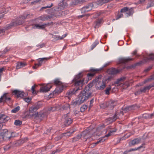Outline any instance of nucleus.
Here are the masks:
<instances>
[{
    "label": "nucleus",
    "mask_w": 154,
    "mask_h": 154,
    "mask_svg": "<svg viewBox=\"0 0 154 154\" xmlns=\"http://www.w3.org/2000/svg\"><path fill=\"white\" fill-rule=\"evenodd\" d=\"M9 134H10V132H8L7 129L1 130L0 133V139H2L3 140H10Z\"/></svg>",
    "instance_id": "nucleus-7"
},
{
    "label": "nucleus",
    "mask_w": 154,
    "mask_h": 154,
    "mask_svg": "<svg viewBox=\"0 0 154 154\" xmlns=\"http://www.w3.org/2000/svg\"><path fill=\"white\" fill-rule=\"evenodd\" d=\"M52 85H47L46 86L42 87L40 88V92H46L49 91L50 89L52 88Z\"/></svg>",
    "instance_id": "nucleus-19"
},
{
    "label": "nucleus",
    "mask_w": 154,
    "mask_h": 154,
    "mask_svg": "<svg viewBox=\"0 0 154 154\" xmlns=\"http://www.w3.org/2000/svg\"><path fill=\"white\" fill-rule=\"evenodd\" d=\"M128 10V7H124L122 9H121L120 11L121 13H125Z\"/></svg>",
    "instance_id": "nucleus-44"
},
{
    "label": "nucleus",
    "mask_w": 154,
    "mask_h": 154,
    "mask_svg": "<svg viewBox=\"0 0 154 154\" xmlns=\"http://www.w3.org/2000/svg\"><path fill=\"white\" fill-rule=\"evenodd\" d=\"M152 66H150L148 67L147 68L145 69L144 70V71L145 72H147L149 71L151 69H152Z\"/></svg>",
    "instance_id": "nucleus-59"
},
{
    "label": "nucleus",
    "mask_w": 154,
    "mask_h": 154,
    "mask_svg": "<svg viewBox=\"0 0 154 154\" xmlns=\"http://www.w3.org/2000/svg\"><path fill=\"white\" fill-rule=\"evenodd\" d=\"M20 107L19 106H17L15 108H14V109L12 110L11 112L12 113H16L17 112H18L20 110Z\"/></svg>",
    "instance_id": "nucleus-41"
},
{
    "label": "nucleus",
    "mask_w": 154,
    "mask_h": 154,
    "mask_svg": "<svg viewBox=\"0 0 154 154\" xmlns=\"http://www.w3.org/2000/svg\"><path fill=\"white\" fill-rule=\"evenodd\" d=\"M52 112L57 110H60L61 109V107L59 105L54 106H52Z\"/></svg>",
    "instance_id": "nucleus-29"
},
{
    "label": "nucleus",
    "mask_w": 154,
    "mask_h": 154,
    "mask_svg": "<svg viewBox=\"0 0 154 154\" xmlns=\"http://www.w3.org/2000/svg\"><path fill=\"white\" fill-rule=\"evenodd\" d=\"M91 89L90 88H89L86 86L85 87V88L82 91H84L86 94H91V96L92 93L91 92H89L90 91Z\"/></svg>",
    "instance_id": "nucleus-36"
},
{
    "label": "nucleus",
    "mask_w": 154,
    "mask_h": 154,
    "mask_svg": "<svg viewBox=\"0 0 154 154\" xmlns=\"http://www.w3.org/2000/svg\"><path fill=\"white\" fill-rule=\"evenodd\" d=\"M53 6V4L51 3L50 5H47L46 6L42 7L40 9V11H42L43 9H46L47 8H50Z\"/></svg>",
    "instance_id": "nucleus-42"
},
{
    "label": "nucleus",
    "mask_w": 154,
    "mask_h": 154,
    "mask_svg": "<svg viewBox=\"0 0 154 154\" xmlns=\"http://www.w3.org/2000/svg\"><path fill=\"white\" fill-rule=\"evenodd\" d=\"M46 24L40 25V24H35L34 26L36 27V28L40 29H45V27Z\"/></svg>",
    "instance_id": "nucleus-24"
},
{
    "label": "nucleus",
    "mask_w": 154,
    "mask_h": 154,
    "mask_svg": "<svg viewBox=\"0 0 154 154\" xmlns=\"http://www.w3.org/2000/svg\"><path fill=\"white\" fill-rule=\"evenodd\" d=\"M12 146V145L11 143L8 144V145L5 146L4 147V149L5 150H8L10 149Z\"/></svg>",
    "instance_id": "nucleus-51"
},
{
    "label": "nucleus",
    "mask_w": 154,
    "mask_h": 154,
    "mask_svg": "<svg viewBox=\"0 0 154 154\" xmlns=\"http://www.w3.org/2000/svg\"><path fill=\"white\" fill-rule=\"evenodd\" d=\"M74 132V131L70 132H67L66 133H64L63 134V135L64 136L66 137H69Z\"/></svg>",
    "instance_id": "nucleus-45"
},
{
    "label": "nucleus",
    "mask_w": 154,
    "mask_h": 154,
    "mask_svg": "<svg viewBox=\"0 0 154 154\" xmlns=\"http://www.w3.org/2000/svg\"><path fill=\"white\" fill-rule=\"evenodd\" d=\"M87 108V105H83L80 108V111L83 112Z\"/></svg>",
    "instance_id": "nucleus-47"
},
{
    "label": "nucleus",
    "mask_w": 154,
    "mask_h": 154,
    "mask_svg": "<svg viewBox=\"0 0 154 154\" xmlns=\"http://www.w3.org/2000/svg\"><path fill=\"white\" fill-rule=\"evenodd\" d=\"M117 113L118 112H116L113 116L107 118L106 120V122L110 124L114 122L117 119L119 118V116H121V115L122 116L124 114L123 112L122 111H120L119 114H117Z\"/></svg>",
    "instance_id": "nucleus-8"
},
{
    "label": "nucleus",
    "mask_w": 154,
    "mask_h": 154,
    "mask_svg": "<svg viewBox=\"0 0 154 154\" xmlns=\"http://www.w3.org/2000/svg\"><path fill=\"white\" fill-rule=\"evenodd\" d=\"M111 86L110 85H109L108 87L106 88V89L105 90V94H106L109 95V92L111 90Z\"/></svg>",
    "instance_id": "nucleus-33"
},
{
    "label": "nucleus",
    "mask_w": 154,
    "mask_h": 154,
    "mask_svg": "<svg viewBox=\"0 0 154 154\" xmlns=\"http://www.w3.org/2000/svg\"><path fill=\"white\" fill-rule=\"evenodd\" d=\"M79 2V0H74L73 2V4L74 5L80 4Z\"/></svg>",
    "instance_id": "nucleus-61"
},
{
    "label": "nucleus",
    "mask_w": 154,
    "mask_h": 154,
    "mask_svg": "<svg viewBox=\"0 0 154 154\" xmlns=\"http://www.w3.org/2000/svg\"><path fill=\"white\" fill-rule=\"evenodd\" d=\"M154 0H150L149 2L147 4V5L146 7V9L152 7L154 5Z\"/></svg>",
    "instance_id": "nucleus-30"
},
{
    "label": "nucleus",
    "mask_w": 154,
    "mask_h": 154,
    "mask_svg": "<svg viewBox=\"0 0 154 154\" xmlns=\"http://www.w3.org/2000/svg\"><path fill=\"white\" fill-rule=\"evenodd\" d=\"M13 95H15L17 98L20 97L23 98L24 97L26 96V94L23 91H21L17 90H15L12 92Z\"/></svg>",
    "instance_id": "nucleus-11"
},
{
    "label": "nucleus",
    "mask_w": 154,
    "mask_h": 154,
    "mask_svg": "<svg viewBox=\"0 0 154 154\" xmlns=\"http://www.w3.org/2000/svg\"><path fill=\"white\" fill-rule=\"evenodd\" d=\"M123 14H122L120 13L119 12L117 14V15L116 16V19L118 20L120 18L122 17H123Z\"/></svg>",
    "instance_id": "nucleus-50"
},
{
    "label": "nucleus",
    "mask_w": 154,
    "mask_h": 154,
    "mask_svg": "<svg viewBox=\"0 0 154 154\" xmlns=\"http://www.w3.org/2000/svg\"><path fill=\"white\" fill-rule=\"evenodd\" d=\"M92 130L91 129H90L89 128H87L82 132L81 135H82L83 137L85 138V139H86V138H87L90 135L92 134Z\"/></svg>",
    "instance_id": "nucleus-12"
},
{
    "label": "nucleus",
    "mask_w": 154,
    "mask_h": 154,
    "mask_svg": "<svg viewBox=\"0 0 154 154\" xmlns=\"http://www.w3.org/2000/svg\"><path fill=\"white\" fill-rule=\"evenodd\" d=\"M30 117H34L35 118L38 117L41 120H42L43 118L45 116V114L44 113H38L37 112L36 113H33L32 114H30L29 115Z\"/></svg>",
    "instance_id": "nucleus-16"
},
{
    "label": "nucleus",
    "mask_w": 154,
    "mask_h": 154,
    "mask_svg": "<svg viewBox=\"0 0 154 154\" xmlns=\"http://www.w3.org/2000/svg\"><path fill=\"white\" fill-rule=\"evenodd\" d=\"M126 79V77H122L119 79H117L116 81L114 82V83L115 84H118L120 82L124 81Z\"/></svg>",
    "instance_id": "nucleus-28"
},
{
    "label": "nucleus",
    "mask_w": 154,
    "mask_h": 154,
    "mask_svg": "<svg viewBox=\"0 0 154 154\" xmlns=\"http://www.w3.org/2000/svg\"><path fill=\"white\" fill-rule=\"evenodd\" d=\"M54 85H59L53 92L52 94L51 93L50 94V97H53L54 94H59L66 87L64 85H62V82L59 79H56L54 80Z\"/></svg>",
    "instance_id": "nucleus-6"
},
{
    "label": "nucleus",
    "mask_w": 154,
    "mask_h": 154,
    "mask_svg": "<svg viewBox=\"0 0 154 154\" xmlns=\"http://www.w3.org/2000/svg\"><path fill=\"white\" fill-rule=\"evenodd\" d=\"M94 102V99L92 98L90 101V105L89 106V109H90L91 107H92L93 106V103Z\"/></svg>",
    "instance_id": "nucleus-62"
},
{
    "label": "nucleus",
    "mask_w": 154,
    "mask_h": 154,
    "mask_svg": "<svg viewBox=\"0 0 154 154\" xmlns=\"http://www.w3.org/2000/svg\"><path fill=\"white\" fill-rule=\"evenodd\" d=\"M70 107L69 104L66 103L62 106V108L63 110H67L69 109H70Z\"/></svg>",
    "instance_id": "nucleus-31"
},
{
    "label": "nucleus",
    "mask_w": 154,
    "mask_h": 154,
    "mask_svg": "<svg viewBox=\"0 0 154 154\" xmlns=\"http://www.w3.org/2000/svg\"><path fill=\"white\" fill-rule=\"evenodd\" d=\"M140 64V63L139 62L136 63L130 66H128L127 67V68L128 69H132L134 68L136 66H138Z\"/></svg>",
    "instance_id": "nucleus-32"
},
{
    "label": "nucleus",
    "mask_w": 154,
    "mask_h": 154,
    "mask_svg": "<svg viewBox=\"0 0 154 154\" xmlns=\"http://www.w3.org/2000/svg\"><path fill=\"white\" fill-rule=\"evenodd\" d=\"M82 77V73H79L75 75V77L72 80V82L75 86V88L70 89L68 91L66 95L69 96L71 97L78 90L82 89V87L84 84V79L81 80L80 79Z\"/></svg>",
    "instance_id": "nucleus-1"
},
{
    "label": "nucleus",
    "mask_w": 154,
    "mask_h": 154,
    "mask_svg": "<svg viewBox=\"0 0 154 154\" xmlns=\"http://www.w3.org/2000/svg\"><path fill=\"white\" fill-rule=\"evenodd\" d=\"M95 82L94 79L93 80L92 82L88 84L86 86L91 88L93 86V85L95 84Z\"/></svg>",
    "instance_id": "nucleus-37"
},
{
    "label": "nucleus",
    "mask_w": 154,
    "mask_h": 154,
    "mask_svg": "<svg viewBox=\"0 0 154 154\" xmlns=\"http://www.w3.org/2000/svg\"><path fill=\"white\" fill-rule=\"evenodd\" d=\"M102 20L101 19H98L94 22L95 24L94 27L95 28H98L100 26V24L101 23Z\"/></svg>",
    "instance_id": "nucleus-23"
},
{
    "label": "nucleus",
    "mask_w": 154,
    "mask_h": 154,
    "mask_svg": "<svg viewBox=\"0 0 154 154\" xmlns=\"http://www.w3.org/2000/svg\"><path fill=\"white\" fill-rule=\"evenodd\" d=\"M120 71V70L115 68H112L108 69L107 70V72L109 75H115L119 73Z\"/></svg>",
    "instance_id": "nucleus-14"
},
{
    "label": "nucleus",
    "mask_w": 154,
    "mask_h": 154,
    "mask_svg": "<svg viewBox=\"0 0 154 154\" xmlns=\"http://www.w3.org/2000/svg\"><path fill=\"white\" fill-rule=\"evenodd\" d=\"M47 111L48 113L50 112H51V111L52 112V106L48 107L47 108Z\"/></svg>",
    "instance_id": "nucleus-64"
},
{
    "label": "nucleus",
    "mask_w": 154,
    "mask_h": 154,
    "mask_svg": "<svg viewBox=\"0 0 154 154\" xmlns=\"http://www.w3.org/2000/svg\"><path fill=\"white\" fill-rule=\"evenodd\" d=\"M143 117L144 119H149V114H144L143 115Z\"/></svg>",
    "instance_id": "nucleus-60"
},
{
    "label": "nucleus",
    "mask_w": 154,
    "mask_h": 154,
    "mask_svg": "<svg viewBox=\"0 0 154 154\" xmlns=\"http://www.w3.org/2000/svg\"><path fill=\"white\" fill-rule=\"evenodd\" d=\"M100 69H90L89 71H91V72H94L95 73V74L96 73L100 71H101L100 70Z\"/></svg>",
    "instance_id": "nucleus-43"
},
{
    "label": "nucleus",
    "mask_w": 154,
    "mask_h": 154,
    "mask_svg": "<svg viewBox=\"0 0 154 154\" xmlns=\"http://www.w3.org/2000/svg\"><path fill=\"white\" fill-rule=\"evenodd\" d=\"M148 60H154V54H151L149 55L147 57Z\"/></svg>",
    "instance_id": "nucleus-39"
},
{
    "label": "nucleus",
    "mask_w": 154,
    "mask_h": 154,
    "mask_svg": "<svg viewBox=\"0 0 154 154\" xmlns=\"http://www.w3.org/2000/svg\"><path fill=\"white\" fill-rule=\"evenodd\" d=\"M50 58L45 57L43 58H40L38 59V62L37 64L38 66H40L42 65V63L44 61H47Z\"/></svg>",
    "instance_id": "nucleus-22"
},
{
    "label": "nucleus",
    "mask_w": 154,
    "mask_h": 154,
    "mask_svg": "<svg viewBox=\"0 0 154 154\" xmlns=\"http://www.w3.org/2000/svg\"><path fill=\"white\" fill-rule=\"evenodd\" d=\"M140 138L134 139L129 143V146L130 147L134 146L140 143Z\"/></svg>",
    "instance_id": "nucleus-18"
},
{
    "label": "nucleus",
    "mask_w": 154,
    "mask_h": 154,
    "mask_svg": "<svg viewBox=\"0 0 154 154\" xmlns=\"http://www.w3.org/2000/svg\"><path fill=\"white\" fill-rule=\"evenodd\" d=\"M134 13V11L133 9L132 8H128V10L127 12V14L128 16H131Z\"/></svg>",
    "instance_id": "nucleus-35"
},
{
    "label": "nucleus",
    "mask_w": 154,
    "mask_h": 154,
    "mask_svg": "<svg viewBox=\"0 0 154 154\" xmlns=\"http://www.w3.org/2000/svg\"><path fill=\"white\" fill-rule=\"evenodd\" d=\"M27 138H25L23 139H21L17 141L16 143L19 145H21L24 143L27 140Z\"/></svg>",
    "instance_id": "nucleus-27"
},
{
    "label": "nucleus",
    "mask_w": 154,
    "mask_h": 154,
    "mask_svg": "<svg viewBox=\"0 0 154 154\" xmlns=\"http://www.w3.org/2000/svg\"><path fill=\"white\" fill-rule=\"evenodd\" d=\"M104 137L102 138H100L99 140L97 141L96 143H95V144H97L103 142L105 140V139H104Z\"/></svg>",
    "instance_id": "nucleus-48"
},
{
    "label": "nucleus",
    "mask_w": 154,
    "mask_h": 154,
    "mask_svg": "<svg viewBox=\"0 0 154 154\" xmlns=\"http://www.w3.org/2000/svg\"><path fill=\"white\" fill-rule=\"evenodd\" d=\"M113 77L112 76H108L107 78H104L103 79L106 82L107 81V83H108L109 81H110L113 79Z\"/></svg>",
    "instance_id": "nucleus-40"
},
{
    "label": "nucleus",
    "mask_w": 154,
    "mask_h": 154,
    "mask_svg": "<svg viewBox=\"0 0 154 154\" xmlns=\"http://www.w3.org/2000/svg\"><path fill=\"white\" fill-rule=\"evenodd\" d=\"M41 106V104L39 103V102H37L34 104L32 106L30 107L29 109V114L28 115V116L29 117H30L29 116L30 114H31V113H34V112H35L37 110L40 108Z\"/></svg>",
    "instance_id": "nucleus-10"
},
{
    "label": "nucleus",
    "mask_w": 154,
    "mask_h": 154,
    "mask_svg": "<svg viewBox=\"0 0 154 154\" xmlns=\"http://www.w3.org/2000/svg\"><path fill=\"white\" fill-rule=\"evenodd\" d=\"M22 122L19 119L16 120L14 122V124L16 126H19L21 125Z\"/></svg>",
    "instance_id": "nucleus-34"
},
{
    "label": "nucleus",
    "mask_w": 154,
    "mask_h": 154,
    "mask_svg": "<svg viewBox=\"0 0 154 154\" xmlns=\"http://www.w3.org/2000/svg\"><path fill=\"white\" fill-rule=\"evenodd\" d=\"M64 124L62 125L63 128L69 126L72 123L73 121L72 119L67 116L64 118Z\"/></svg>",
    "instance_id": "nucleus-15"
},
{
    "label": "nucleus",
    "mask_w": 154,
    "mask_h": 154,
    "mask_svg": "<svg viewBox=\"0 0 154 154\" xmlns=\"http://www.w3.org/2000/svg\"><path fill=\"white\" fill-rule=\"evenodd\" d=\"M30 16L29 14H27L26 15H23L21 16L19 18L17 19L14 22L7 25L5 27V29L8 30L11 28L12 26L21 25L24 22V20L26 18L30 17Z\"/></svg>",
    "instance_id": "nucleus-4"
},
{
    "label": "nucleus",
    "mask_w": 154,
    "mask_h": 154,
    "mask_svg": "<svg viewBox=\"0 0 154 154\" xmlns=\"http://www.w3.org/2000/svg\"><path fill=\"white\" fill-rule=\"evenodd\" d=\"M45 43H42V44L37 45L36 46L37 47H39L38 48H42L43 47H44L45 46Z\"/></svg>",
    "instance_id": "nucleus-63"
},
{
    "label": "nucleus",
    "mask_w": 154,
    "mask_h": 154,
    "mask_svg": "<svg viewBox=\"0 0 154 154\" xmlns=\"http://www.w3.org/2000/svg\"><path fill=\"white\" fill-rule=\"evenodd\" d=\"M143 145H142L141 146H140L139 147H138L137 148H134V149L133 148V149H130L129 150V151H130V152H131V151H132L136 150H138V149H140L141 148H143Z\"/></svg>",
    "instance_id": "nucleus-54"
},
{
    "label": "nucleus",
    "mask_w": 154,
    "mask_h": 154,
    "mask_svg": "<svg viewBox=\"0 0 154 154\" xmlns=\"http://www.w3.org/2000/svg\"><path fill=\"white\" fill-rule=\"evenodd\" d=\"M102 77V75H100L97 76L95 79V87L97 90H103L106 86V83Z\"/></svg>",
    "instance_id": "nucleus-5"
},
{
    "label": "nucleus",
    "mask_w": 154,
    "mask_h": 154,
    "mask_svg": "<svg viewBox=\"0 0 154 154\" xmlns=\"http://www.w3.org/2000/svg\"><path fill=\"white\" fill-rule=\"evenodd\" d=\"M59 9V7H54L50 10H46V11H48V13L49 14L51 13V14L49 15H44L41 16L40 17V19L42 21H44L49 20L51 18H53L54 17L60 16L62 14L61 13H60V12L57 11V9Z\"/></svg>",
    "instance_id": "nucleus-3"
},
{
    "label": "nucleus",
    "mask_w": 154,
    "mask_h": 154,
    "mask_svg": "<svg viewBox=\"0 0 154 154\" xmlns=\"http://www.w3.org/2000/svg\"><path fill=\"white\" fill-rule=\"evenodd\" d=\"M6 117L4 114H1L0 115V121H5Z\"/></svg>",
    "instance_id": "nucleus-52"
},
{
    "label": "nucleus",
    "mask_w": 154,
    "mask_h": 154,
    "mask_svg": "<svg viewBox=\"0 0 154 154\" xmlns=\"http://www.w3.org/2000/svg\"><path fill=\"white\" fill-rule=\"evenodd\" d=\"M27 64L24 62H17L16 66V69H19L25 66Z\"/></svg>",
    "instance_id": "nucleus-21"
},
{
    "label": "nucleus",
    "mask_w": 154,
    "mask_h": 154,
    "mask_svg": "<svg viewBox=\"0 0 154 154\" xmlns=\"http://www.w3.org/2000/svg\"><path fill=\"white\" fill-rule=\"evenodd\" d=\"M93 5L92 4H89L85 6L84 7L81 9V11L82 13H85L92 9Z\"/></svg>",
    "instance_id": "nucleus-13"
},
{
    "label": "nucleus",
    "mask_w": 154,
    "mask_h": 154,
    "mask_svg": "<svg viewBox=\"0 0 154 154\" xmlns=\"http://www.w3.org/2000/svg\"><path fill=\"white\" fill-rule=\"evenodd\" d=\"M154 87V83L151 84L149 86L145 87L143 88H140L138 91L135 92V94L136 95H137L141 94L142 92L145 93L146 90H149L152 87Z\"/></svg>",
    "instance_id": "nucleus-9"
},
{
    "label": "nucleus",
    "mask_w": 154,
    "mask_h": 154,
    "mask_svg": "<svg viewBox=\"0 0 154 154\" xmlns=\"http://www.w3.org/2000/svg\"><path fill=\"white\" fill-rule=\"evenodd\" d=\"M114 102L113 101H109L105 102L103 103L104 105V107L109 108L110 109H112L115 106L114 105Z\"/></svg>",
    "instance_id": "nucleus-20"
},
{
    "label": "nucleus",
    "mask_w": 154,
    "mask_h": 154,
    "mask_svg": "<svg viewBox=\"0 0 154 154\" xmlns=\"http://www.w3.org/2000/svg\"><path fill=\"white\" fill-rule=\"evenodd\" d=\"M37 85L36 84H35L34 85L32 86L31 88V90L32 91V93L33 94H37L36 91L35 90V88L36 86Z\"/></svg>",
    "instance_id": "nucleus-38"
},
{
    "label": "nucleus",
    "mask_w": 154,
    "mask_h": 154,
    "mask_svg": "<svg viewBox=\"0 0 154 154\" xmlns=\"http://www.w3.org/2000/svg\"><path fill=\"white\" fill-rule=\"evenodd\" d=\"M133 60V58L129 57L127 58L123 57L120 58L119 59V61L120 63H125L130 61Z\"/></svg>",
    "instance_id": "nucleus-17"
},
{
    "label": "nucleus",
    "mask_w": 154,
    "mask_h": 154,
    "mask_svg": "<svg viewBox=\"0 0 154 154\" xmlns=\"http://www.w3.org/2000/svg\"><path fill=\"white\" fill-rule=\"evenodd\" d=\"M24 100L26 102L29 103L31 100V98L29 97L23 98Z\"/></svg>",
    "instance_id": "nucleus-57"
},
{
    "label": "nucleus",
    "mask_w": 154,
    "mask_h": 154,
    "mask_svg": "<svg viewBox=\"0 0 154 154\" xmlns=\"http://www.w3.org/2000/svg\"><path fill=\"white\" fill-rule=\"evenodd\" d=\"M95 75V73L94 72H91L87 74V76L88 78V80H86V83H87L88 80H91L92 77Z\"/></svg>",
    "instance_id": "nucleus-26"
},
{
    "label": "nucleus",
    "mask_w": 154,
    "mask_h": 154,
    "mask_svg": "<svg viewBox=\"0 0 154 154\" xmlns=\"http://www.w3.org/2000/svg\"><path fill=\"white\" fill-rule=\"evenodd\" d=\"M136 106L135 105H133L128 106L125 108L124 110L125 111H128L134 110L135 109Z\"/></svg>",
    "instance_id": "nucleus-25"
},
{
    "label": "nucleus",
    "mask_w": 154,
    "mask_h": 154,
    "mask_svg": "<svg viewBox=\"0 0 154 154\" xmlns=\"http://www.w3.org/2000/svg\"><path fill=\"white\" fill-rule=\"evenodd\" d=\"M15 133L12 132L11 133L10 132V134H9V137H10V139L12 138H13L16 136Z\"/></svg>",
    "instance_id": "nucleus-56"
},
{
    "label": "nucleus",
    "mask_w": 154,
    "mask_h": 154,
    "mask_svg": "<svg viewBox=\"0 0 154 154\" xmlns=\"http://www.w3.org/2000/svg\"><path fill=\"white\" fill-rule=\"evenodd\" d=\"M91 97V94H86V92L82 91L78 95L77 100L76 99L75 101L72 102V105H73L74 107H75L77 105H79Z\"/></svg>",
    "instance_id": "nucleus-2"
},
{
    "label": "nucleus",
    "mask_w": 154,
    "mask_h": 154,
    "mask_svg": "<svg viewBox=\"0 0 154 154\" xmlns=\"http://www.w3.org/2000/svg\"><path fill=\"white\" fill-rule=\"evenodd\" d=\"M111 63V62H109L106 63L105 64H104L103 66L101 68H100V71H101V70H103L104 69V68L107 67V66H109V65Z\"/></svg>",
    "instance_id": "nucleus-49"
},
{
    "label": "nucleus",
    "mask_w": 154,
    "mask_h": 154,
    "mask_svg": "<svg viewBox=\"0 0 154 154\" xmlns=\"http://www.w3.org/2000/svg\"><path fill=\"white\" fill-rule=\"evenodd\" d=\"M105 125L104 124H102L98 125V128L99 129H101L105 127Z\"/></svg>",
    "instance_id": "nucleus-55"
},
{
    "label": "nucleus",
    "mask_w": 154,
    "mask_h": 154,
    "mask_svg": "<svg viewBox=\"0 0 154 154\" xmlns=\"http://www.w3.org/2000/svg\"><path fill=\"white\" fill-rule=\"evenodd\" d=\"M99 42L98 41H96L93 43L91 47V50H93L94 48L96 47V45L98 44Z\"/></svg>",
    "instance_id": "nucleus-46"
},
{
    "label": "nucleus",
    "mask_w": 154,
    "mask_h": 154,
    "mask_svg": "<svg viewBox=\"0 0 154 154\" xmlns=\"http://www.w3.org/2000/svg\"><path fill=\"white\" fill-rule=\"evenodd\" d=\"M154 80V77H151L150 78L148 79H146L144 81V83H146V82H149L150 81H151V80Z\"/></svg>",
    "instance_id": "nucleus-58"
},
{
    "label": "nucleus",
    "mask_w": 154,
    "mask_h": 154,
    "mask_svg": "<svg viewBox=\"0 0 154 154\" xmlns=\"http://www.w3.org/2000/svg\"><path fill=\"white\" fill-rule=\"evenodd\" d=\"M7 94L5 93L4 94V102L5 103L6 102V100H11V98L10 97H7L6 96Z\"/></svg>",
    "instance_id": "nucleus-53"
}]
</instances>
